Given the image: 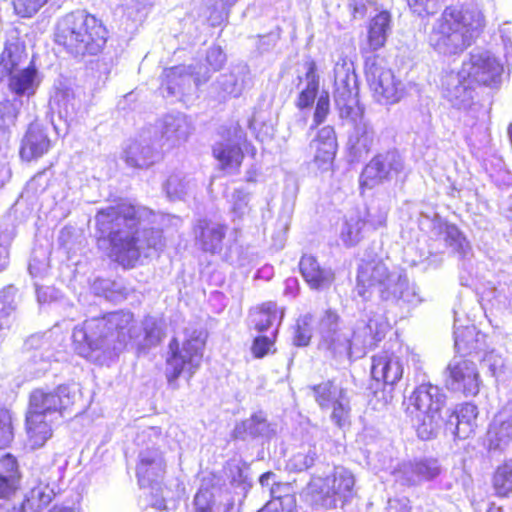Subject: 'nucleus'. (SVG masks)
Returning a JSON list of instances; mask_svg holds the SVG:
<instances>
[{
  "label": "nucleus",
  "instance_id": "nucleus-27",
  "mask_svg": "<svg viewBox=\"0 0 512 512\" xmlns=\"http://www.w3.org/2000/svg\"><path fill=\"white\" fill-rule=\"evenodd\" d=\"M9 77V88L16 95L23 96L34 93L36 69L33 64L24 67L22 71L9 75Z\"/></svg>",
  "mask_w": 512,
  "mask_h": 512
},
{
  "label": "nucleus",
  "instance_id": "nucleus-42",
  "mask_svg": "<svg viewBox=\"0 0 512 512\" xmlns=\"http://www.w3.org/2000/svg\"><path fill=\"white\" fill-rule=\"evenodd\" d=\"M366 221L364 219H357L356 221L347 224L346 230L342 233V239L348 246L357 244L362 238V232L365 227Z\"/></svg>",
  "mask_w": 512,
  "mask_h": 512
},
{
  "label": "nucleus",
  "instance_id": "nucleus-26",
  "mask_svg": "<svg viewBox=\"0 0 512 512\" xmlns=\"http://www.w3.org/2000/svg\"><path fill=\"white\" fill-rule=\"evenodd\" d=\"M491 486L497 498H508L512 494V459H505L494 469Z\"/></svg>",
  "mask_w": 512,
  "mask_h": 512
},
{
  "label": "nucleus",
  "instance_id": "nucleus-33",
  "mask_svg": "<svg viewBox=\"0 0 512 512\" xmlns=\"http://www.w3.org/2000/svg\"><path fill=\"white\" fill-rule=\"evenodd\" d=\"M276 338H277V330L272 333L271 337L265 335L256 336L251 344V354L256 359H262L270 354H274L276 352Z\"/></svg>",
  "mask_w": 512,
  "mask_h": 512
},
{
  "label": "nucleus",
  "instance_id": "nucleus-60",
  "mask_svg": "<svg viewBox=\"0 0 512 512\" xmlns=\"http://www.w3.org/2000/svg\"><path fill=\"white\" fill-rule=\"evenodd\" d=\"M7 428H8L9 433H12V426H11L10 422L7 424Z\"/></svg>",
  "mask_w": 512,
  "mask_h": 512
},
{
  "label": "nucleus",
  "instance_id": "nucleus-50",
  "mask_svg": "<svg viewBox=\"0 0 512 512\" xmlns=\"http://www.w3.org/2000/svg\"><path fill=\"white\" fill-rule=\"evenodd\" d=\"M350 13L353 19L363 18L366 14L367 8L364 3H350L349 4Z\"/></svg>",
  "mask_w": 512,
  "mask_h": 512
},
{
  "label": "nucleus",
  "instance_id": "nucleus-39",
  "mask_svg": "<svg viewBox=\"0 0 512 512\" xmlns=\"http://www.w3.org/2000/svg\"><path fill=\"white\" fill-rule=\"evenodd\" d=\"M376 170L377 172H383L384 166L383 163L378 160L374 159L371 161V163L368 165L366 169V173L361 175L360 178V190L361 193H364L365 190L371 189L381 183L385 178L386 175H369L367 174L370 170Z\"/></svg>",
  "mask_w": 512,
  "mask_h": 512
},
{
  "label": "nucleus",
  "instance_id": "nucleus-7",
  "mask_svg": "<svg viewBox=\"0 0 512 512\" xmlns=\"http://www.w3.org/2000/svg\"><path fill=\"white\" fill-rule=\"evenodd\" d=\"M205 347L206 338L198 331L186 333L183 340L172 337L165 358L167 382L174 384L182 374L191 378L201 366Z\"/></svg>",
  "mask_w": 512,
  "mask_h": 512
},
{
  "label": "nucleus",
  "instance_id": "nucleus-30",
  "mask_svg": "<svg viewBox=\"0 0 512 512\" xmlns=\"http://www.w3.org/2000/svg\"><path fill=\"white\" fill-rule=\"evenodd\" d=\"M27 60V53L17 45L5 47L0 57V67L8 76L22 71L21 66Z\"/></svg>",
  "mask_w": 512,
  "mask_h": 512
},
{
  "label": "nucleus",
  "instance_id": "nucleus-8",
  "mask_svg": "<svg viewBox=\"0 0 512 512\" xmlns=\"http://www.w3.org/2000/svg\"><path fill=\"white\" fill-rule=\"evenodd\" d=\"M355 478L345 469L336 467L331 474L312 476L307 484V495L316 506L335 509L340 503L345 505L353 495Z\"/></svg>",
  "mask_w": 512,
  "mask_h": 512
},
{
  "label": "nucleus",
  "instance_id": "nucleus-23",
  "mask_svg": "<svg viewBox=\"0 0 512 512\" xmlns=\"http://www.w3.org/2000/svg\"><path fill=\"white\" fill-rule=\"evenodd\" d=\"M478 408L475 404L465 402L456 407L450 414L455 417L456 423L454 435L458 439H466L471 436L477 427Z\"/></svg>",
  "mask_w": 512,
  "mask_h": 512
},
{
  "label": "nucleus",
  "instance_id": "nucleus-40",
  "mask_svg": "<svg viewBox=\"0 0 512 512\" xmlns=\"http://www.w3.org/2000/svg\"><path fill=\"white\" fill-rule=\"evenodd\" d=\"M411 12L419 17L434 15L441 6L440 0H407Z\"/></svg>",
  "mask_w": 512,
  "mask_h": 512
},
{
  "label": "nucleus",
  "instance_id": "nucleus-32",
  "mask_svg": "<svg viewBox=\"0 0 512 512\" xmlns=\"http://www.w3.org/2000/svg\"><path fill=\"white\" fill-rule=\"evenodd\" d=\"M186 76L184 65H176L163 69L160 76V85L169 94H174L180 87L183 78Z\"/></svg>",
  "mask_w": 512,
  "mask_h": 512
},
{
  "label": "nucleus",
  "instance_id": "nucleus-56",
  "mask_svg": "<svg viewBox=\"0 0 512 512\" xmlns=\"http://www.w3.org/2000/svg\"><path fill=\"white\" fill-rule=\"evenodd\" d=\"M48 512H74L72 508L69 507H53Z\"/></svg>",
  "mask_w": 512,
  "mask_h": 512
},
{
  "label": "nucleus",
  "instance_id": "nucleus-47",
  "mask_svg": "<svg viewBox=\"0 0 512 512\" xmlns=\"http://www.w3.org/2000/svg\"><path fill=\"white\" fill-rule=\"evenodd\" d=\"M206 61L212 71H219L226 62V55L220 47H212L207 52Z\"/></svg>",
  "mask_w": 512,
  "mask_h": 512
},
{
  "label": "nucleus",
  "instance_id": "nucleus-46",
  "mask_svg": "<svg viewBox=\"0 0 512 512\" xmlns=\"http://www.w3.org/2000/svg\"><path fill=\"white\" fill-rule=\"evenodd\" d=\"M318 92L319 87L306 85L298 94L296 101L297 108L300 110L310 108L313 105Z\"/></svg>",
  "mask_w": 512,
  "mask_h": 512
},
{
  "label": "nucleus",
  "instance_id": "nucleus-16",
  "mask_svg": "<svg viewBox=\"0 0 512 512\" xmlns=\"http://www.w3.org/2000/svg\"><path fill=\"white\" fill-rule=\"evenodd\" d=\"M454 346L456 355L463 358L483 360L488 348L486 335L474 326H465L455 332Z\"/></svg>",
  "mask_w": 512,
  "mask_h": 512
},
{
  "label": "nucleus",
  "instance_id": "nucleus-43",
  "mask_svg": "<svg viewBox=\"0 0 512 512\" xmlns=\"http://www.w3.org/2000/svg\"><path fill=\"white\" fill-rule=\"evenodd\" d=\"M330 111V97L328 92H323L317 99L314 115H313V125L312 128H315L322 124Z\"/></svg>",
  "mask_w": 512,
  "mask_h": 512
},
{
  "label": "nucleus",
  "instance_id": "nucleus-49",
  "mask_svg": "<svg viewBox=\"0 0 512 512\" xmlns=\"http://www.w3.org/2000/svg\"><path fill=\"white\" fill-rule=\"evenodd\" d=\"M305 78L307 85L320 87V79L317 74V64L314 60H310L306 63Z\"/></svg>",
  "mask_w": 512,
  "mask_h": 512
},
{
  "label": "nucleus",
  "instance_id": "nucleus-52",
  "mask_svg": "<svg viewBox=\"0 0 512 512\" xmlns=\"http://www.w3.org/2000/svg\"><path fill=\"white\" fill-rule=\"evenodd\" d=\"M10 316V310L7 307H2L0 309V330L3 329L4 324L7 323V320Z\"/></svg>",
  "mask_w": 512,
  "mask_h": 512
},
{
  "label": "nucleus",
  "instance_id": "nucleus-44",
  "mask_svg": "<svg viewBox=\"0 0 512 512\" xmlns=\"http://www.w3.org/2000/svg\"><path fill=\"white\" fill-rule=\"evenodd\" d=\"M194 512H214L213 495L208 489L200 488L193 497Z\"/></svg>",
  "mask_w": 512,
  "mask_h": 512
},
{
  "label": "nucleus",
  "instance_id": "nucleus-41",
  "mask_svg": "<svg viewBox=\"0 0 512 512\" xmlns=\"http://www.w3.org/2000/svg\"><path fill=\"white\" fill-rule=\"evenodd\" d=\"M258 512H295V500L291 495L273 497Z\"/></svg>",
  "mask_w": 512,
  "mask_h": 512
},
{
  "label": "nucleus",
  "instance_id": "nucleus-57",
  "mask_svg": "<svg viewBox=\"0 0 512 512\" xmlns=\"http://www.w3.org/2000/svg\"><path fill=\"white\" fill-rule=\"evenodd\" d=\"M156 509L158 510H166L167 509V506H166V503H165V500L162 499L159 503L157 504H154L153 505Z\"/></svg>",
  "mask_w": 512,
  "mask_h": 512
},
{
  "label": "nucleus",
  "instance_id": "nucleus-12",
  "mask_svg": "<svg viewBox=\"0 0 512 512\" xmlns=\"http://www.w3.org/2000/svg\"><path fill=\"white\" fill-rule=\"evenodd\" d=\"M229 138L237 140L236 144L219 142L212 147V156L218 161L222 171L238 172L244 160L243 147L249 145L247 133L238 123L226 129Z\"/></svg>",
  "mask_w": 512,
  "mask_h": 512
},
{
  "label": "nucleus",
  "instance_id": "nucleus-1",
  "mask_svg": "<svg viewBox=\"0 0 512 512\" xmlns=\"http://www.w3.org/2000/svg\"><path fill=\"white\" fill-rule=\"evenodd\" d=\"M140 216L128 202L99 209L95 214L96 242L108 244L115 262L132 269L141 258Z\"/></svg>",
  "mask_w": 512,
  "mask_h": 512
},
{
  "label": "nucleus",
  "instance_id": "nucleus-28",
  "mask_svg": "<svg viewBox=\"0 0 512 512\" xmlns=\"http://www.w3.org/2000/svg\"><path fill=\"white\" fill-rule=\"evenodd\" d=\"M199 228L198 239L202 249L210 253L220 250L225 238V226L217 225L212 227L209 223L205 222Z\"/></svg>",
  "mask_w": 512,
  "mask_h": 512
},
{
  "label": "nucleus",
  "instance_id": "nucleus-13",
  "mask_svg": "<svg viewBox=\"0 0 512 512\" xmlns=\"http://www.w3.org/2000/svg\"><path fill=\"white\" fill-rule=\"evenodd\" d=\"M392 276V272L382 259L362 261L356 276L358 294L364 298L374 288H379L382 292L387 291L392 281Z\"/></svg>",
  "mask_w": 512,
  "mask_h": 512
},
{
  "label": "nucleus",
  "instance_id": "nucleus-9",
  "mask_svg": "<svg viewBox=\"0 0 512 512\" xmlns=\"http://www.w3.org/2000/svg\"><path fill=\"white\" fill-rule=\"evenodd\" d=\"M363 72L367 86L376 102L384 105L397 103L401 97L399 82L387 61L381 55L366 56Z\"/></svg>",
  "mask_w": 512,
  "mask_h": 512
},
{
  "label": "nucleus",
  "instance_id": "nucleus-22",
  "mask_svg": "<svg viewBox=\"0 0 512 512\" xmlns=\"http://www.w3.org/2000/svg\"><path fill=\"white\" fill-rule=\"evenodd\" d=\"M50 147V140L44 132L39 129H30L22 140L20 157L23 161L31 162L46 154Z\"/></svg>",
  "mask_w": 512,
  "mask_h": 512
},
{
  "label": "nucleus",
  "instance_id": "nucleus-11",
  "mask_svg": "<svg viewBox=\"0 0 512 512\" xmlns=\"http://www.w3.org/2000/svg\"><path fill=\"white\" fill-rule=\"evenodd\" d=\"M446 388L474 397L480 391V373L473 359L455 356L445 368Z\"/></svg>",
  "mask_w": 512,
  "mask_h": 512
},
{
  "label": "nucleus",
  "instance_id": "nucleus-19",
  "mask_svg": "<svg viewBox=\"0 0 512 512\" xmlns=\"http://www.w3.org/2000/svg\"><path fill=\"white\" fill-rule=\"evenodd\" d=\"M22 472L17 458L6 453L0 457V500H9L21 488Z\"/></svg>",
  "mask_w": 512,
  "mask_h": 512
},
{
  "label": "nucleus",
  "instance_id": "nucleus-20",
  "mask_svg": "<svg viewBox=\"0 0 512 512\" xmlns=\"http://www.w3.org/2000/svg\"><path fill=\"white\" fill-rule=\"evenodd\" d=\"M45 417L28 408L25 428L27 442L32 450L42 448L53 435L52 426Z\"/></svg>",
  "mask_w": 512,
  "mask_h": 512
},
{
  "label": "nucleus",
  "instance_id": "nucleus-36",
  "mask_svg": "<svg viewBox=\"0 0 512 512\" xmlns=\"http://www.w3.org/2000/svg\"><path fill=\"white\" fill-rule=\"evenodd\" d=\"M50 0H12L13 10L22 18H31L37 14Z\"/></svg>",
  "mask_w": 512,
  "mask_h": 512
},
{
  "label": "nucleus",
  "instance_id": "nucleus-17",
  "mask_svg": "<svg viewBox=\"0 0 512 512\" xmlns=\"http://www.w3.org/2000/svg\"><path fill=\"white\" fill-rule=\"evenodd\" d=\"M503 72V66L497 59L479 58L471 62L463 82L466 88L474 89L479 86H489L497 83Z\"/></svg>",
  "mask_w": 512,
  "mask_h": 512
},
{
  "label": "nucleus",
  "instance_id": "nucleus-55",
  "mask_svg": "<svg viewBox=\"0 0 512 512\" xmlns=\"http://www.w3.org/2000/svg\"><path fill=\"white\" fill-rule=\"evenodd\" d=\"M486 512H504V509L501 506H497L495 503H491Z\"/></svg>",
  "mask_w": 512,
  "mask_h": 512
},
{
  "label": "nucleus",
  "instance_id": "nucleus-54",
  "mask_svg": "<svg viewBox=\"0 0 512 512\" xmlns=\"http://www.w3.org/2000/svg\"><path fill=\"white\" fill-rule=\"evenodd\" d=\"M274 476V473L272 471H267L265 473H263L260 477H259V483L262 485V486H265L268 484V480L270 478H272Z\"/></svg>",
  "mask_w": 512,
  "mask_h": 512
},
{
  "label": "nucleus",
  "instance_id": "nucleus-21",
  "mask_svg": "<svg viewBox=\"0 0 512 512\" xmlns=\"http://www.w3.org/2000/svg\"><path fill=\"white\" fill-rule=\"evenodd\" d=\"M441 473V467L435 458H421L409 462L403 473L404 484L415 486L421 482L432 481Z\"/></svg>",
  "mask_w": 512,
  "mask_h": 512
},
{
  "label": "nucleus",
  "instance_id": "nucleus-51",
  "mask_svg": "<svg viewBox=\"0 0 512 512\" xmlns=\"http://www.w3.org/2000/svg\"><path fill=\"white\" fill-rule=\"evenodd\" d=\"M412 508L406 503L398 502L390 507V512H411Z\"/></svg>",
  "mask_w": 512,
  "mask_h": 512
},
{
  "label": "nucleus",
  "instance_id": "nucleus-6",
  "mask_svg": "<svg viewBox=\"0 0 512 512\" xmlns=\"http://www.w3.org/2000/svg\"><path fill=\"white\" fill-rule=\"evenodd\" d=\"M401 349V343L395 340L388 348L371 356L370 389L375 401L382 405L392 401L395 385L403 378Z\"/></svg>",
  "mask_w": 512,
  "mask_h": 512
},
{
  "label": "nucleus",
  "instance_id": "nucleus-35",
  "mask_svg": "<svg viewBox=\"0 0 512 512\" xmlns=\"http://www.w3.org/2000/svg\"><path fill=\"white\" fill-rule=\"evenodd\" d=\"M331 420L334 424L343 429L351 424V407L347 396L329 408Z\"/></svg>",
  "mask_w": 512,
  "mask_h": 512
},
{
  "label": "nucleus",
  "instance_id": "nucleus-2",
  "mask_svg": "<svg viewBox=\"0 0 512 512\" xmlns=\"http://www.w3.org/2000/svg\"><path fill=\"white\" fill-rule=\"evenodd\" d=\"M54 43L73 57L99 54L107 41V30L95 16L82 11L60 17L54 28Z\"/></svg>",
  "mask_w": 512,
  "mask_h": 512
},
{
  "label": "nucleus",
  "instance_id": "nucleus-25",
  "mask_svg": "<svg viewBox=\"0 0 512 512\" xmlns=\"http://www.w3.org/2000/svg\"><path fill=\"white\" fill-rule=\"evenodd\" d=\"M316 403L322 410H327L347 396L344 388L338 387L333 380H327L311 388Z\"/></svg>",
  "mask_w": 512,
  "mask_h": 512
},
{
  "label": "nucleus",
  "instance_id": "nucleus-3",
  "mask_svg": "<svg viewBox=\"0 0 512 512\" xmlns=\"http://www.w3.org/2000/svg\"><path fill=\"white\" fill-rule=\"evenodd\" d=\"M470 16L462 6L445 7L427 35L428 45L438 52L463 51L470 46L474 31Z\"/></svg>",
  "mask_w": 512,
  "mask_h": 512
},
{
  "label": "nucleus",
  "instance_id": "nucleus-31",
  "mask_svg": "<svg viewBox=\"0 0 512 512\" xmlns=\"http://www.w3.org/2000/svg\"><path fill=\"white\" fill-rule=\"evenodd\" d=\"M282 318L283 312L278 311L277 305L274 302L268 301L258 305L253 312L254 328L258 332L267 330L277 318Z\"/></svg>",
  "mask_w": 512,
  "mask_h": 512
},
{
  "label": "nucleus",
  "instance_id": "nucleus-10",
  "mask_svg": "<svg viewBox=\"0 0 512 512\" xmlns=\"http://www.w3.org/2000/svg\"><path fill=\"white\" fill-rule=\"evenodd\" d=\"M80 401V393L74 384L63 383L53 390L34 389L29 396L28 408L44 416L71 412Z\"/></svg>",
  "mask_w": 512,
  "mask_h": 512
},
{
  "label": "nucleus",
  "instance_id": "nucleus-58",
  "mask_svg": "<svg viewBox=\"0 0 512 512\" xmlns=\"http://www.w3.org/2000/svg\"><path fill=\"white\" fill-rule=\"evenodd\" d=\"M133 160H134L133 157H128L127 158V162L129 163V165L135 166V167H142L143 166V165H139L137 163H134Z\"/></svg>",
  "mask_w": 512,
  "mask_h": 512
},
{
  "label": "nucleus",
  "instance_id": "nucleus-61",
  "mask_svg": "<svg viewBox=\"0 0 512 512\" xmlns=\"http://www.w3.org/2000/svg\"><path fill=\"white\" fill-rule=\"evenodd\" d=\"M147 248H155V245L147 244Z\"/></svg>",
  "mask_w": 512,
  "mask_h": 512
},
{
  "label": "nucleus",
  "instance_id": "nucleus-59",
  "mask_svg": "<svg viewBox=\"0 0 512 512\" xmlns=\"http://www.w3.org/2000/svg\"><path fill=\"white\" fill-rule=\"evenodd\" d=\"M509 135H510V139L512 141V124L509 126Z\"/></svg>",
  "mask_w": 512,
  "mask_h": 512
},
{
  "label": "nucleus",
  "instance_id": "nucleus-45",
  "mask_svg": "<svg viewBox=\"0 0 512 512\" xmlns=\"http://www.w3.org/2000/svg\"><path fill=\"white\" fill-rule=\"evenodd\" d=\"M311 316H305L301 320H299L295 326L294 332V344L297 346H306L308 345L311 339V331H310V321Z\"/></svg>",
  "mask_w": 512,
  "mask_h": 512
},
{
  "label": "nucleus",
  "instance_id": "nucleus-34",
  "mask_svg": "<svg viewBox=\"0 0 512 512\" xmlns=\"http://www.w3.org/2000/svg\"><path fill=\"white\" fill-rule=\"evenodd\" d=\"M317 458L318 456L314 448L301 450L291 456L289 465L292 471L300 473L312 468Z\"/></svg>",
  "mask_w": 512,
  "mask_h": 512
},
{
  "label": "nucleus",
  "instance_id": "nucleus-37",
  "mask_svg": "<svg viewBox=\"0 0 512 512\" xmlns=\"http://www.w3.org/2000/svg\"><path fill=\"white\" fill-rule=\"evenodd\" d=\"M366 329L370 346L377 347L389 332L390 325L383 320L370 319L366 324Z\"/></svg>",
  "mask_w": 512,
  "mask_h": 512
},
{
  "label": "nucleus",
  "instance_id": "nucleus-48",
  "mask_svg": "<svg viewBox=\"0 0 512 512\" xmlns=\"http://www.w3.org/2000/svg\"><path fill=\"white\" fill-rule=\"evenodd\" d=\"M155 465L157 470L163 474L165 472V462L162 458L156 459L154 457L145 456L139 461V473L146 475L149 472V467Z\"/></svg>",
  "mask_w": 512,
  "mask_h": 512
},
{
  "label": "nucleus",
  "instance_id": "nucleus-4",
  "mask_svg": "<svg viewBox=\"0 0 512 512\" xmlns=\"http://www.w3.org/2000/svg\"><path fill=\"white\" fill-rule=\"evenodd\" d=\"M132 322L133 314L129 311L112 312L86 322L82 329L83 339L78 343L79 354L88 360L106 356L114 350V347L107 344L108 335L116 333V340L123 342L131 331Z\"/></svg>",
  "mask_w": 512,
  "mask_h": 512
},
{
  "label": "nucleus",
  "instance_id": "nucleus-38",
  "mask_svg": "<svg viewBox=\"0 0 512 512\" xmlns=\"http://www.w3.org/2000/svg\"><path fill=\"white\" fill-rule=\"evenodd\" d=\"M443 233L445 241L457 251L464 252L469 247L467 238L455 224L445 223Z\"/></svg>",
  "mask_w": 512,
  "mask_h": 512
},
{
  "label": "nucleus",
  "instance_id": "nucleus-53",
  "mask_svg": "<svg viewBox=\"0 0 512 512\" xmlns=\"http://www.w3.org/2000/svg\"><path fill=\"white\" fill-rule=\"evenodd\" d=\"M7 257L8 253L6 249L3 247V245L0 243V271H2L6 266Z\"/></svg>",
  "mask_w": 512,
  "mask_h": 512
},
{
  "label": "nucleus",
  "instance_id": "nucleus-29",
  "mask_svg": "<svg viewBox=\"0 0 512 512\" xmlns=\"http://www.w3.org/2000/svg\"><path fill=\"white\" fill-rule=\"evenodd\" d=\"M334 102L341 117H351L358 105L355 87H350L347 83L337 86L334 91Z\"/></svg>",
  "mask_w": 512,
  "mask_h": 512
},
{
  "label": "nucleus",
  "instance_id": "nucleus-15",
  "mask_svg": "<svg viewBox=\"0 0 512 512\" xmlns=\"http://www.w3.org/2000/svg\"><path fill=\"white\" fill-rule=\"evenodd\" d=\"M299 272L311 290L329 288L335 281L334 271L323 265L316 256L303 254L298 263Z\"/></svg>",
  "mask_w": 512,
  "mask_h": 512
},
{
  "label": "nucleus",
  "instance_id": "nucleus-14",
  "mask_svg": "<svg viewBox=\"0 0 512 512\" xmlns=\"http://www.w3.org/2000/svg\"><path fill=\"white\" fill-rule=\"evenodd\" d=\"M390 27L391 15L386 10L378 12L369 20L366 37L360 43L363 60L366 56L378 55L376 52L385 47Z\"/></svg>",
  "mask_w": 512,
  "mask_h": 512
},
{
  "label": "nucleus",
  "instance_id": "nucleus-24",
  "mask_svg": "<svg viewBox=\"0 0 512 512\" xmlns=\"http://www.w3.org/2000/svg\"><path fill=\"white\" fill-rule=\"evenodd\" d=\"M512 439V422L509 419L494 418L489 424L485 435L487 449L495 451L502 449Z\"/></svg>",
  "mask_w": 512,
  "mask_h": 512
},
{
  "label": "nucleus",
  "instance_id": "nucleus-5",
  "mask_svg": "<svg viewBox=\"0 0 512 512\" xmlns=\"http://www.w3.org/2000/svg\"><path fill=\"white\" fill-rule=\"evenodd\" d=\"M446 396L438 386L422 383L414 388L407 399L406 413L417 422V436L424 441L434 439L443 422L442 411Z\"/></svg>",
  "mask_w": 512,
  "mask_h": 512
},
{
  "label": "nucleus",
  "instance_id": "nucleus-18",
  "mask_svg": "<svg viewBox=\"0 0 512 512\" xmlns=\"http://www.w3.org/2000/svg\"><path fill=\"white\" fill-rule=\"evenodd\" d=\"M315 154L313 163L321 172L333 170L334 159L337 152V138L333 127L321 128L313 140Z\"/></svg>",
  "mask_w": 512,
  "mask_h": 512
}]
</instances>
